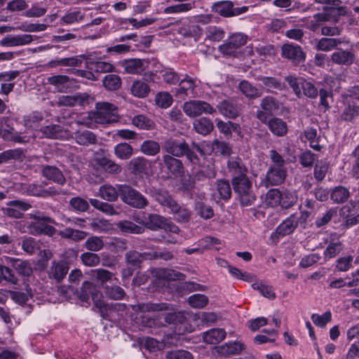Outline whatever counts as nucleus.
Returning <instances> with one entry per match:
<instances>
[{
	"instance_id": "1",
	"label": "nucleus",
	"mask_w": 359,
	"mask_h": 359,
	"mask_svg": "<svg viewBox=\"0 0 359 359\" xmlns=\"http://www.w3.org/2000/svg\"><path fill=\"white\" fill-rule=\"evenodd\" d=\"M227 170L231 176V184L242 206H250L256 196L252 190V182L248 177V168L238 157L229 159Z\"/></svg>"
},
{
	"instance_id": "2",
	"label": "nucleus",
	"mask_w": 359,
	"mask_h": 359,
	"mask_svg": "<svg viewBox=\"0 0 359 359\" xmlns=\"http://www.w3.org/2000/svg\"><path fill=\"white\" fill-rule=\"evenodd\" d=\"M90 295L94 302L95 307L97 309L103 319H109L110 313L113 311H124L126 309V305L123 304L108 305L103 300L102 294L96 289L94 284L86 281L78 292V296L81 301L87 302Z\"/></svg>"
},
{
	"instance_id": "3",
	"label": "nucleus",
	"mask_w": 359,
	"mask_h": 359,
	"mask_svg": "<svg viewBox=\"0 0 359 359\" xmlns=\"http://www.w3.org/2000/svg\"><path fill=\"white\" fill-rule=\"evenodd\" d=\"M133 309L140 313L167 311L165 320L169 324L182 323L185 320L183 311H175L172 306L167 303H142L133 306Z\"/></svg>"
},
{
	"instance_id": "4",
	"label": "nucleus",
	"mask_w": 359,
	"mask_h": 359,
	"mask_svg": "<svg viewBox=\"0 0 359 359\" xmlns=\"http://www.w3.org/2000/svg\"><path fill=\"white\" fill-rule=\"evenodd\" d=\"M285 81L299 98L306 96L309 98L314 99L317 97L318 95V90L315 85L312 82L303 78H297L294 76L289 75L285 77Z\"/></svg>"
},
{
	"instance_id": "5",
	"label": "nucleus",
	"mask_w": 359,
	"mask_h": 359,
	"mask_svg": "<svg viewBox=\"0 0 359 359\" xmlns=\"http://www.w3.org/2000/svg\"><path fill=\"white\" fill-rule=\"evenodd\" d=\"M90 118L100 124L117 122L118 120L117 107L109 102H98L96 104V111L90 114Z\"/></svg>"
},
{
	"instance_id": "6",
	"label": "nucleus",
	"mask_w": 359,
	"mask_h": 359,
	"mask_svg": "<svg viewBox=\"0 0 359 359\" xmlns=\"http://www.w3.org/2000/svg\"><path fill=\"white\" fill-rule=\"evenodd\" d=\"M118 191L122 201L133 208L142 209L148 205L147 199L129 185L119 184Z\"/></svg>"
},
{
	"instance_id": "7",
	"label": "nucleus",
	"mask_w": 359,
	"mask_h": 359,
	"mask_svg": "<svg viewBox=\"0 0 359 359\" xmlns=\"http://www.w3.org/2000/svg\"><path fill=\"white\" fill-rule=\"evenodd\" d=\"M248 36L242 33H235L219 46L218 50L224 55L236 57L241 53V48L245 46Z\"/></svg>"
},
{
	"instance_id": "8",
	"label": "nucleus",
	"mask_w": 359,
	"mask_h": 359,
	"mask_svg": "<svg viewBox=\"0 0 359 359\" xmlns=\"http://www.w3.org/2000/svg\"><path fill=\"white\" fill-rule=\"evenodd\" d=\"M341 15V9L332 8L326 12L315 14L313 18L307 22L306 27L308 29L316 32L320 27H322L323 24L326 22H338Z\"/></svg>"
},
{
	"instance_id": "9",
	"label": "nucleus",
	"mask_w": 359,
	"mask_h": 359,
	"mask_svg": "<svg viewBox=\"0 0 359 359\" xmlns=\"http://www.w3.org/2000/svg\"><path fill=\"white\" fill-rule=\"evenodd\" d=\"M183 111L190 118H195L203 114H212L216 111L209 103L202 100H190L183 105Z\"/></svg>"
},
{
	"instance_id": "10",
	"label": "nucleus",
	"mask_w": 359,
	"mask_h": 359,
	"mask_svg": "<svg viewBox=\"0 0 359 359\" xmlns=\"http://www.w3.org/2000/svg\"><path fill=\"white\" fill-rule=\"evenodd\" d=\"M248 10L247 6L234 8L233 3L230 1H218L212 6V11L225 18L239 15L247 12Z\"/></svg>"
},
{
	"instance_id": "11",
	"label": "nucleus",
	"mask_w": 359,
	"mask_h": 359,
	"mask_svg": "<svg viewBox=\"0 0 359 359\" xmlns=\"http://www.w3.org/2000/svg\"><path fill=\"white\" fill-rule=\"evenodd\" d=\"M287 175L285 167L270 166L265 177L262 180L261 185L268 188L278 186L284 182Z\"/></svg>"
},
{
	"instance_id": "12",
	"label": "nucleus",
	"mask_w": 359,
	"mask_h": 359,
	"mask_svg": "<svg viewBox=\"0 0 359 359\" xmlns=\"http://www.w3.org/2000/svg\"><path fill=\"white\" fill-rule=\"evenodd\" d=\"M8 121L7 117L0 118V137L6 141L18 143L27 142L29 140L27 137H22L20 133L15 132L13 128L7 124Z\"/></svg>"
},
{
	"instance_id": "13",
	"label": "nucleus",
	"mask_w": 359,
	"mask_h": 359,
	"mask_svg": "<svg viewBox=\"0 0 359 359\" xmlns=\"http://www.w3.org/2000/svg\"><path fill=\"white\" fill-rule=\"evenodd\" d=\"M30 217L34 219L35 222H32L28 225V229L29 232L34 235H37L35 231L41 230V229H43V227L46 226L48 224H56L53 219L46 216L44 213L39 211H35L34 212L31 213Z\"/></svg>"
},
{
	"instance_id": "14",
	"label": "nucleus",
	"mask_w": 359,
	"mask_h": 359,
	"mask_svg": "<svg viewBox=\"0 0 359 359\" xmlns=\"http://www.w3.org/2000/svg\"><path fill=\"white\" fill-rule=\"evenodd\" d=\"M344 109L339 115V119L346 122H353L359 116V105L346 97L344 101Z\"/></svg>"
},
{
	"instance_id": "15",
	"label": "nucleus",
	"mask_w": 359,
	"mask_h": 359,
	"mask_svg": "<svg viewBox=\"0 0 359 359\" xmlns=\"http://www.w3.org/2000/svg\"><path fill=\"white\" fill-rule=\"evenodd\" d=\"M40 132L45 137L50 139H66L69 136L68 130L58 124L43 126L40 128Z\"/></svg>"
},
{
	"instance_id": "16",
	"label": "nucleus",
	"mask_w": 359,
	"mask_h": 359,
	"mask_svg": "<svg viewBox=\"0 0 359 359\" xmlns=\"http://www.w3.org/2000/svg\"><path fill=\"white\" fill-rule=\"evenodd\" d=\"M298 224V216L297 214H292L278 226L276 232L280 236L289 235L294 231Z\"/></svg>"
},
{
	"instance_id": "17",
	"label": "nucleus",
	"mask_w": 359,
	"mask_h": 359,
	"mask_svg": "<svg viewBox=\"0 0 359 359\" xmlns=\"http://www.w3.org/2000/svg\"><path fill=\"white\" fill-rule=\"evenodd\" d=\"M217 107L220 114L229 118H236L241 111V106L231 100L222 101Z\"/></svg>"
},
{
	"instance_id": "18",
	"label": "nucleus",
	"mask_w": 359,
	"mask_h": 359,
	"mask_svg": "<svg viewBox=\"0 0 359 359\" xmlns=\"http://www.w3.org/2000/svg\"><path fill=\"white\" fill-rule=\"evenodd\" d=\"M130 172L136 176L143 177L148 175L149 163L144 157H137L130 160L128 164Z\"/></svg>"
},
{
	"instance_id": "19",
	"label": "nucleus",
	"mask_w": 359,
	"mask_h": 359,
	"mask_svg": "<svg viewBox=\"0 0 359 359\" xmlns=\"http://www.w3.org/2000/svg\"><path fill=\"white\" fill-rule=\"evenodd\" d=\"M33 40L34 36L31 34L8 35L0 41V44L8 47L20 46L29 44Z\"/></svg>"
},
{
	"instance_id": "20",
	"label": "nucleus",
	"mask_w": 359,
	"mask_h": 359,
	"mask_svg": "<svg viewBox=\"0 0 359 359\" xmlns=\"http://www.w3.org/2000/svg\"><path fill=\"white\" fill-rule=\"evenodd\" d=\"M331 61L339 65L350 66L354 63L355 54L348 50L338 49L331 55Z\"/></svg>"
},
{
	"instance_id": "21",
	"label": "nucleus",
	"mask_w": 359,
	"mask_h": 359,
	"mask_svg": "<svg viewBox=\"0 0 359 359\" xmlns=\"http://www.w3.org/2000/svg\"><path fill=\"white\" fill-rule=\"evenodd\" d=\"M282 55L297 62H301L305 59V54L301 47L292 44H284L282 46Z\"/></svg>"
},
{
	"instance_id": "22",
	"label": "nucleus",
	"mask_w": 359,
	"mask_h": 359,
	"mask_svg": "<svg viewBox=\"0 0 359 359\" xmlns=\"http://www.w3.org/2000/svg\"><path fill=\"white\" fill-rule=\"evenodd\" d=\"M245 348L241 341H229L217 348L219 354L223 356L240 354Z\"/></svg>"
},
{
	"instance_id": "23",
	"label": "nucleus",
	"mask_w": 359,
	"mask_h": 359,
	"mask_svg": "<svg viewBox=\"0 0 359 359\" xmlns=\"http://www.w3.org/2000/svg\"><path fill=\"white\" fill-rule=\"evenodd\" d=\"M68 270L69 266L66 262H54L48 270V277L57 282H60L67 275Z\"/></svg>"
},
{
	"instance_id": "24",
	"label": "nucleus",
	"mask_w": 359,
	"mask_h": 359,
	"mask_svg": "<svg viewBox=\"0 0 359 359\" xmlns=\"http://www.w3.org/2000/svg\"><path fill=\"white\" fill-rule=\"evenodd\" d=\"M164 165L168 172L176 177H180L184 173V166L182 161L170 154L163 156Z\"/></svg>"
},
{
	"instance_id": "25",
	"label": "nucleus",
	"mask_w": 359,
	"mask_h": 359,
	"mask_svg": "<svg viewBox=\"0 0 359 359\" xmlns=\"http://www.w3.org/2000/svg\"><path fill=\"white\" fill-rule=\"evenodd\" d=\"M73 138L75 142L83 146H89L97 144L96 135L88 130H79L74 133Z\"/></svg>"
},
{
	"instance_id": "26",
	"label": "nucleus",
	"mask_w": 359,
	"mask_h": 359,
	"mask_svg": "<svg viewBox=\"0 0 359 359\" xmlns=\"http://www.w3.org/2000/svg\"><path fill=\"white\" fill-rule=\"evenodd\" d=\"M97 165L103 169L105 172L117 175L121 172L122 168L120 165L116 163L114 161L111 160L106 157H100L95 159Z\"/></svg>"
},
{
	"instance_id": "27",
	"label": "nucleus",
	"mask_w": 359,
	"mask_h": 359,
	"mask_svg": "<svg viewBox=\"0 0 359 359\" xmlns=\"http://www.w3.org/2000/svg\"><path fill=\"white\" fill-rule=\"evenodd\" d=\"M6 259L20 275L29 277L32 274V268L27 261L12 257H6Z\"/></svg>"
},
{
	"instance_id": "28",
	"label": "nucleus",
	"mask_w": 359,
	"mask_h": 359,
	"mask_svg": "<svg viewBox=\"0 0 359 359\" xmlns=\"http://www.w3.org/2000/svg\"><path fill=\"white\" fill-rule=\"evenodd\" d=\"M119 195L118 185L115 187L108 184L102 185L99 188L97 193L98 196L110 202L116 201Z\"/></svg>"
},
{
	"instance_id": "29",
	"label": "nucleus",
	"mask_w": 359,
	"mask_h": 359,
	"mask_svg": "<svg viewBox=\"0 0 359 359\" xmlns=\"http://www.w3.org/2000/svg\"><path fill=\"white\" fill-rule=\"evenodd\" d=\"M43 175L55 183L64 184L66 179L62 172L56 167L51 165H46L42 169Z\"/></svg>"
},
{
	"instance_id": "30",
	"label": "nucleus",
	"mask_w": 359,
	"mask_h": 359,
	"mask_svg": "<svg viewBox=\"0 0 359 359\" xmlns=\"http://www.w3.org/2000/svg\"><path fill=\"white\" fill-rule=\"evenodd\" d=\"M151 274L156 278L166 280H181L184 276L181 273L170 269H154Z\"/></svg>"
},
{
	"instance_id": "31",
	"label": "nucleus",
	"mask_w": 359,
	"mask_h": 359,
	"mask_svg": "<svg viewBox=\"0 0 359 359\" xmlns=\"http://www.w3.org/2000/svg\"><path fill=\"white\" fill-rule=\"evenodd\" d=\"M124 72L131 74H141L145 70L144 62L140 59H130L123 63Z\"/></svg>"
},
{
	"instance_id": "32",
	"label": "nucleus",
	"mask_w": 359,
	"mask_h": 359,
	"mask_svg": "<svg viewBox=\"0 0 359 359\" xmlns=\"http://www.w3.org/2000/svg\"><path fill=\"white\" fill-rule=\"evenodd\" d=\"M164 149L173 157H180L184 155L187 151V144L185 142H177L175 141H168L164 146Z\"/></svg>"
},
{
	"instance_id": "33",
	"label": "nucleus",
	"mask_w": 359,
	"mask_h": 359,
	"mask_svg": "<svg viewBox=\"0 0 359 359\" xmlns=\"http://www.w3.org/2000/svg\"><path fill=\"white\" fill-rule=\"evenodd\" d=\"M226 332L224 329L214 328L203 333L204 341L210 344H216L222 341L226 337Z\"/></svg>"
},
{
	"instance_id": "34",
	"label": "nucleus",
	"mask_w": 359,
	"mask_h": 359,
	"mask_svg": "<svg viewBox=\"0 0 359 359\" xmlns=\"http://www.w3.org/2000/svg\"><path fill=\"white\" fill-rule=\"evenodd\" d=\"M267 126L270 131L276 136L282 137L287 133V124L281 118H271Z\"/></svg>"
},
{
	"instance_id": "35",
	"label": "nucleus",
	"mask_w": 359,
	"mask_h": 359,
	"mask_svg": "<svg viewBox=\"0 0 359 359\" xmlns=\"http://www.w3.org/2000/svg\"><path fill=\"white\" fill-rule=\"evenodd\" d=\"M9 208L7 212L11 217L20 218L22 216L23 212L28 210L31 205L20 201H13L8 203Z\"/></svg>"
},
{
	"instance_id": "36",
	"label": "nucleus",
	"mask_w": 359,
	"mask_h": 359,
	"mask_svg": "<svg viewBox=\"0 0 359 359\" xmlns=\"http://www.w3.org/2000/svg\"><path fill=\"white\" fill-rule=\"evenodd\" d=\"M341 43L342 41L339 39L323 37L318 41L316 48L318 50L328 52L335 49Z\"/></svg>"
},
{
	"instance_id": "37",
	"label": "nucleus",
	"mask_w": 359,
	"mask_h": 359,
	"mask_svg": "<svg viewBox=\"0 0 359 359\" xmlns=\"http://www.w3.org/2000/svg\"><path fill=\"white\" fill-rule=\"evenodd\" d=\"M114 153L118 158L128 160L133 155L134 149L128 143L121 142L114 147Z\"/></svg>"
},
{
	"instance_id": "38",
	"label": "nucleus",
	"mask_w": 359,
	"mask_h": 359,
	"mask_svg": "<svg viewBox=\"0 0 359 359\" xmlns=\"http://www.w3.org/2000/svg\"><path fill=\"white\" fill-rule=\"evenodd\" d=\"M164 217L157 214H149L145 217L144 226L148 229L156 231L158 229H162L164 227V222H165Z\"/></svg>"
},
{
	"instance_id": "39",
	"label": "nucleus",
	"mask_w": 359,
	"mask_h": 359,
	"mask_svg": "<svg viewBox=\"0 0 359 359\" xmlns=\"http://www.w3.org/2000/svg\"><path fill=\"white\" fill-rule=\"evenodd\" d=\"M117 228L124 233L141 234L144 231L143 226H139L131 221L123 220L116 224Z\"/></svg>"
},
{
	"instance_id": "40",
	"label": "nucleus",
	"mask_w": 359,
	"mask_h": 359,
	"mask_svg": "<svg viewBox=\"0 0 359 359\" xmlns=\"http://www.w3.org/2000/svg\"><path fill=\"white\" fill-rule=\"evenodd\" d=\"M103 290L107 297L113 300H121L126 295L124 290L117 285H103Z\"/></svg>"
},
{
	"instance_id": "41",
	"label": "nucleus",
	"mask_w": 359,
	"mask_h": 359,
	"mask_svg": "<svg viewBox=\"0 0 359 359\" xmlns=\"http://www.w3.org/2000/svg\"><path fill=\"white\" fill-rule=\"evenodd\" d=\"M212 122L208 118L203 117L194 122V128L198 134L206 135L213 130Z\"/></svg>"
},
{
	"instance_id": "42",
	"label": "nucleus",
	"mask_w": 359,
	"mask_h": 359,
	"mask_svg": "<svg viewBox=\"0 0 359 359\" xmlns=\"http://www.w3.org/2000/svg\"><path fill=\"white\" fill-rule=\"evenodd\" d=\"M349 196L350 191L348 189L343 186L335 187L330 194L331 199L337 204L346 202Z\"/></svg>"
},
{
	"instance_id": "43",
	"label": "nucleus",
	"mask_w": 359,
	"mask_h": 359,
	"mask_svg": "<svg viewBox=\"0 0 359 359\" xmlns=\"http://www.w3.org/2000/svg\"><path fill=\"white\" fill-rule=\"evenodd\" d=\"M70 81V78L66 75H55L48 78V83L55 86L60 92H64L67 89Z\"/></svg>"
},
{
	"instance_id": "44",
	"label": "nucleus",
	"mask_w": 359,
	"mask_h": 359,
	"mask_svg": "<svg viewBox=\"0 0 359 359\" xmlns=\"http://www.w3.org/2000/svg\"><path fill=\"white\" fill-rule=\"evenodd\" d=\"M130 92L135 97L144 98L149 95L150 88L146 82L137 80L133 83L130 87Z\"/></svg>"
},
{
	"instance_id": "45",
	"label": "nucleus",
	"mask_w": 359,
	"mask_h": 359,
	"mask_svg": "<svg viewBox=\"0 0 359 359\" xmlns=\"http://www.w3.org/2000/svg\"><path fill=\"white\" fill-rule=\"evenodd\" d=\"M154 197L158 203H159L161 205L167 207L169 209L173 207H176V201L166 191H156L154 193Z\"/></svg>"
},
{
	"instance_id": "46",
	"label": "nucleus",
	"mask_w": 359,
	"mask_h": 359,
	"mask_svg": "<svg viewBox=\"0 0 359 359\" xmlns=\"http://www.w3.org/2000/svg\"><path fill=\"white\" fill-rule=\"evenodd\" d=\"M203 30L198 25H184L177 29V33L184 37H194L198 39L202 34Z\"/></svg>"
},
{
	"instance_id": "47",
	"label": "nucleus",
	"mask_w": 359,
	"mask_h": 359,
	"mask_svg": "<svg viewBox=\"0 0 359 359\" xmlns=\"http://www.w3.org/2000/svg\"><path fill=\"white\" fill-rule=\"evenodd\" d=\"M170 210L174 215V219L178 222L185 223L190 219V211L186 208L180 206L177 202L176 207L171 208Z\"/></svg>"
},
{
	"instance_id": "48",
	"label": "nucleus",
	"mask_w": 359,
	"mask_h": 359,
	"mask_svg": "<svg viewBox=\"0 0 359 359\" xmlns=\"http://www.w3.org/2000/svg\"><path fill=\"white\" fill-rule=\"evenodd\" d=\"M140 151L147 156H154L160 152L161 147L154 140H145L140 146Z\"/></svg>"
},
{
	"instance_id": "49",
	"label": "nucleus",
	"mask_w": 359,
	"mask_h": 359,
	"mask_svg": "<svg viewBox=\"0 0 359 359\" xmlns=\"http://www.w3.org/2000/svg\"><path fill=\"white\" fill-rule=\"evenodd\" d=\"M216 189L222 199L229 200L231 196V188L229 180H219L216 182Z\"/></svg>"
},
{
	"instance_id": "50",
	"label": "nucleus",
	"mask_w": 359,
	"mask_h": 359,
	"mask_svg": "<svg viewBox=\"0 0 359 359\" xmlns=\"http://www.w3.org/2000/svg\"><path fill=\"white\" fill-rule=\"evenodd\" d=\"M343 244L341 241H332L326 247L323 255L325 259H330L340 254L343 250Z\"/></svg>"
},
{
	"instance_id": "51",
	"label": "nucleus",
	"mask_w": 359,
	"mask_h": 359,
	"mask_svg": "<svg viewBox=\"0 0 359 359\" xmlns=\"http://www.w3.org/2000/svg\"><path fill=\"white\" fill-rule=\"evenodd\" d=\"M132 123L135 126L142 130H151L155 127L154 122L142 114L134 116Z\"/></svg>"
},
{
	"instance_id": "52",
	"label": "nucleus",
	"mask_w": 359,
	"mask_h": 359,
	"mask_svg": "<svg viewBox=\"0 0 359 359\" xmlns=\"http://www.w3.org/2000/svg\"><path fill=\"white\" fill-rule=\"evenodd\" d=\"M298 200L297 194L294 191L286 190L281 193L280 205L285 209L293 206Z\"/></svg>"
},
{
	"instance_id": "53",
	"label": "nucleus",
	"mask_w": 359,
	"mask_h": 359,
	"mask_svg": "<svg viewBox=\"0 0 359 359\" xmlns=\"http://www.w3.org/2000/svg\"><path fill=\"white\" fill-rule=\"evenodd\" d=\"M103 86L109 90H116L121 86V79L116 74H107L102 81Z\"/></svg>"
},
{
	"instance_id": "54",
	"label": "nucleus",
	"mask_w": 359,
	"mask_h": 359,
	"mask_svg": "<svg viewBox=\"0 0 359 359\" xmlns=\"http://www.w3.org/2000/svg\"><path fill=\"white\" fill-rule=\"evenodd\" d=\"M193 8H194V3H182L165 8L163 13L165 14L187 13L191 11Z\"/></svg>"
},
{
	"instance_id": "55",
	"label": "nucleus",
	"mask_w": 359,
	"mask_h": 359,
	"mask_svg": "<svg viewBox=\"0 0 359 359\" xmlns=\"http://www.w3.org/2000/svg\"><path fill=\"white\" fill-rule=\"evenodd\" d=\"M93 276L100 282L101 286L103 288V285H108L107 282L110 281L113 279L118 280L114 276V273L108 270L104 269H97L93 271Z\"/></svg>"
},
{
	"instance_id": "56",
	"label": "nucleus",
	"mask_w": 359,
	"mask_h": 359,
	"mask_svg": "<svg viewBox=\"0 0 359 359\" xmlns=\"http://www.w3.org/2000/svg\"><path fill=\"white\" fill-rule=\"evenodd\" d=\"M90 203L95 208L106 215H114L118 214L114 206L109 203L102 202L95 198L90 199Z\"/></svg>"
},
{
	"instance_id": "57",
	"label": "nucleus",
	"mask_w": 359,
	"mask_h": 359,
	"mask_svg": "<svg viewBox=\"0 0 359 359\" xmlns=\"http://www.w3.org/2000/svg\"><path fill=\"white\" fill-rule=\"evenodd\" d=\"M24 156L23 151L20 149H9L0 153V163L8 162L11 159L21 160Z\"/></svg>"
},
{
	"instance_id": "58",
	"label": "nucleus",
	"mask_w": 359,
	"mask_h": 359,
	"mask_svg": "<svg viewBox=\"0 0 359 359\" xmlns=\"http://www.w3.org/2000/svg\"><path fill=\"white\" fill-rule=\"evenodd\" d=\"M85 248L91 252H97L104 247V241L101 237L92 236L84 243Z\"/></svg>"
},
{
	"instance_id": "59",
	"label": "nucleus",
	"mask_w": 359,
	"mask_h": 359,
	"mask_svg": "<svg viewBox=\"0 0 359 359\" xmlns=\"http://www.w3.org/2000/svg\"><path fill=\"white\" fill-rule=\"evenodd\" d=\"M85 13L79 10L67 13L61 19L63 24L71 25L83 20Z\"/></svg>"
},
{
	"instance_id": "60",
	"label": "nucleus",
	"mask_w": 359,
	"mask_h": 359,
	"mask_svg": "<svg viewBox=\"0 0 359 359\" xmlns=\"http://www.w3.org/2000/svg\"><path fill=\"white\" fill-rule=\"evenodd\" d=\"M252 287L259 291L264 297L269 299H274L276 297L275 292L271 285L264 284L262 281H256L252 284Z\"/></svg>"
},
{
	"instance_id": "61",
	"label": "nucleus",
	"mask_w": 359,
	"mask_h": 359,
	"mask_svg": "<svg viewBox=\"0 0 359 359\" xmlns=\"http://www.w3.org/2000/svg\"><path fill=\"white\" fill-rule=\"evenodd\" d=\"M239 89L246 97L255 98L259 97V90L247 81H242L239 83Z\"/></svg>"
},
{
	"instance_id": "62",
	"label": "nucleus",
	"mask_w": 359,
	"mask_h": 359,
	"mask_svg": "<svg viewBox=\"0 0 359 359\" xmlns=\"http://www.w3.org/2000/svg\"><path fill=\"white\" fill-rule=\"evenodd\" d=\"M189 305L196 309H202L208 303V298L204 294H194L188 299Z\"/></svg>"
},
{
	"instance_id": "63",
	"label": "nucleus",
	"mask_w": 359,
	"mask_h": 359,
	"mask_svg": "<svg viewBox=\"0 0 359 359\" xmlns=\"http://www.w3.org/2000/svg\"><path fill=\"white\" fill-rule=\"evenodd\" d=\"M195 87L194 81L191 77L187 76L180 82L177 93L178 94L188 95L189 91H194Z\"/></svg>"
},
{
	"instance_id": "64",
	"label": "nucleus",
	"mask_w": 359,
	"mask_h": 359,
	"mask_svg": "<svg viewBox=\"0 0 359 359\" xmlns=\"http://www.w3.org/2000/svg\"><path fill=\"white\" fill-rule=\"evenodd\" d=\"M262 109L268 111L271 113V114L275 111H277L279 108V104L278 101L271 97V96H266L262 100L261 104H260Z\"/></svg>"
}]
</instances>
